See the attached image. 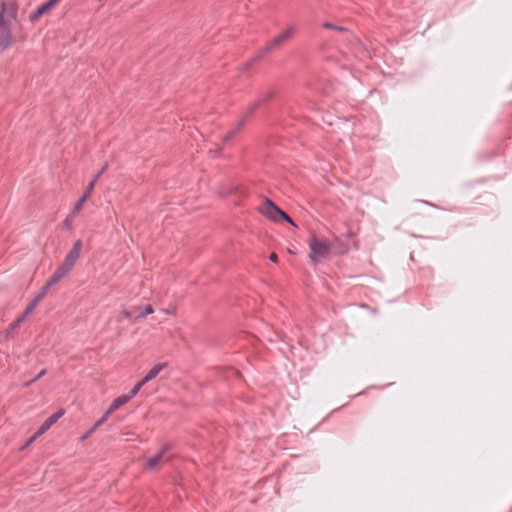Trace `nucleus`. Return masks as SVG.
<instances>
[{"label": "nucleus", "mask_w": 512, "mask_h": 512, "mask_svg": "<svg viewBox=\"0 0 512 512\" xmlns=\"http://www.w3.org/2000/svg\"><path fill=\"white\" fill-rule=\"evenodd\" d=\"M309 246V259L313 264L319 263L321 260L327 258L332 250V243L327 239L317 236L314 233L310 234L308 239Z\"/></svg>", "instance_id": "1"}, {"label": "nucleus", "mask_w": 512, "mask_h": 512, "mask_svg": "<svg viewBox=\"0 0 512 512\" xmlns=\"http://www.w3.org/2000/svg\"><path fill=\"white\" fill-rule=\"evenodd\" d=\"M17 7L14 3L1 2L0 5V28L11 30L17 24Z\"/></svg>", "instance_id": "2"}, {"label": "nucleus", "mask_w": 512, "mask_h": 512, "mask_svg": "<svg viewBox=\"0 0 512 512\" xmlns=\"http://www.w3.org/2000/svg\"><path fill=\"white\" fill-rule=\"evenodd\" d=\"M260 212L267 218L277 222L280 220H286L290 224L294 225L292 219L281 209H279L270 200H266L260 207Z\"/></svg>", "instance_id": "3"}, {"label": "nucleus", "mask_w": 512, "mask_h": 512, "mask_svg": "<svg viewBox=\"0 0 512 512\" xmlns=\"http://www.w3.org/2000/svg\"><path fill=\"white\" fill-rule=\"evenodd\" d=\"M170 449L171 447L169 444L163 445L155 456L147 459L146 468L149 470H157L168 463L171 459V456L169 455Z\"/></svg>", "instance_id": "4"}, {"label": "nucleus", "mask_w": 512, "mask_h": 512, "mask_svg": "<svg viewBox=\"0 0 512 512\" xmlns=\"http://www.w3.org/2000/svg\"><path fill=\"white\" fill-rule=\"evenodd\" d=\"M45 297L44 293L39 292L35 298L28 304L25 311L22 315H20L13 323H11L10 328L15 330L20 327V325L26 320V318L34 311L40 301Z\"/></svg>", "instance_id": "5"}, {"label": "nucleus", "mask_w": 512, "mask_h": 512, "mask_svg": "<svg viewBox=\"0 0 512 512\" xmlns=\"http://www.w3.org/2000/svg\"><path fill=\"white\" fill-rule=\"evenodd\" d=\"M108 167V164L106 163L101 170L95 175L93 180L89 183V185L86 188V191L84 195L79 199V201L75 204L73 208V213H79L83 207V204L88 200V198L91 196L95 183L100 178V176L106 171Z\"/></svg>", "instance_id": "6"}, {"label": "nucleus", "mask_w": 512, "mask_h": 512, "mask_svg": "<svg viewBox=\"0 0 512 512\" xmlns=\"http://www.w3.org/2000/svg\"><path fill=\"white\" fill-rule=\"evenodd\" d=\"M295 33V28L290 26L287 27L284 31H282L279 35H277L275 38H273L266 46V50L271 51L279 46H281L283 43L289 41Z\"/></svg>", "instance_id": "7"}, {"label": "nucleus", "mask_w": 512, "mask_h": 512, "mask_svg": "<svg viewBox=\"0 0 512 512\" xmlns=\"http://www.w3.org/2000/svg\"><path fill=\"white\" fill-rule=\"evenodd\" d=\"M64 415V410L60 409L58 412L52 414L50 417H48L44 423L40 426V428L36 431V436H41L46 431H48L52 425H54L59 418H61Z\"/></svg>", "instance_id": "8"}, {"label": "nucleus", "mask_w": 512, "mask_h": 512, "mask_svg": "<svg viewBox=\"0 0 512 512\" xmlns=\"http://www.w3.org/2000/svg\"><path fill=\"white\" fill-rule=\"evenodd\" d=\"M81 249H82V241L81 240L75 241L73 244V247L66 255L64 261L74 267L75 263L77 262V260L80 256Z\"/></svg>", "instance_id": "9"}, {"label": "nucleus", "mask_w": 512, "mask_h": 512, "mask_svg": "<svg viewBox=\"0 0 512 512\" xmlns=\"http://www.w3.org/2000/svg\"><path fill=\"white\" fill-rule=\"evenodd\" d=\"M60 0H48L47 2L40 5L33 15L30 16L31 20H36L45 13H47L50 9H52Z\"/></svg>", "instance_id": "10"}, {"label": "nucleus", "mask_w": 512, "mask_h": 512, "mask_svg": "<svg viewBox=\"0 0 512 512\" xmlns=\"http://www.w3.org/2000/svg\"><path fill=\"white\" fill-rule=\"evenodd\" d=\"M13 41L12 31L0 28V51L7 49Z\"/></svg>", "instance_id": "11"}, {"label": "nucleus", "mask_w": 512, "mask_h": 512, "mask_svg": "<svg viewBox=\"0 0 512 512\" xmlns=\"http://www.w3.org/2000/svg\"><path fill=\"white\" fill-rule=\"evenodd\" d=\"M167 367V363H157L154 365L146 374V376L143 378L146 383L151 381L152 379L156 378L159 373Z\"/></svg>", "instance_id": "12"}, {"label": "nucleus", "mask_w": 512, "mask_h": 512, "mask_svg": "<svg viewBox=\"0 0 512 512\" xmlns=\"http://www.w3.org/2000/svg\"><path fill=\"white\" fill-rule=\"evenodd\" d=\"M130 400V397H127L126 395H121L118 398H116L107 409V414H112L116 410H118L121 406L125 405Z\"/></svg>", "instance_id": "13"}, {"label": "nucleus", "mask_w": 512, "mask_h": 512, "mask_svg": "<svg viewBox=\"0 0 512 512\" xmlns=\"http://www.w3.org/2000/svg\"><path fill=\"white\" fill-rule=\"evenodd\" d=\"M62 278L57 275L56 273H53V275L50 277V279L47 281V283L45 284V286L41 289V293H44V295L46 296L48 290L53 286L55 285L56 283H58Z\"/></svg>", "instance_id": "14"}, {"label": "nucleus", "mask_w": 512, "mask_h": 512, "mask_svg": "<svg viewBox=\"0 0 512 512\" xmlns=\"http://www.w3.org/2000/svg\"><path fill=\"white\" fill-rule=\"evenodd\" d=\"M62 278L57 275L56 273H53V275L50 277V279L47 281V283L45 284V286L41 289V293H44V295L46 296L48 290L53 286L55 285L56 283H58Z\"/></svg>", "instance_id": "15"}, {"label": "nucleus", "mask_w": 512, "mask_h": 512, "mask_svg": "<svg viewBox=\"0 0 512 512\" xmlns=\"http://www.w3.org/2000/svg\"><path fill=\"white\" fill-rule=\"evenodd\" d=\"M72 269L73 266L63 261V263L57 268V270L54 273L59 275L61 278H64L71 272Z\"/></svg>", "instance_id": "16"}, {"label": "nucleus", "mask_w": 512, "mask_h": 512, "mask_svg": "<svg viewBox=\"0 0 512 512\" xmlns=\"http://www.w3.org/2000/svg\"><path fill=\"white\" fill-rule=\"evenodd\" d=\"M334 245L336 247L335 253L338 255H343V254L347 253L349 250L348 246L345 243H343L342 241H340L338 238H336L334 240Z\"/></svg>", "instance_id": "17"}, {"label": "nucleus", "mask_w": 512, "mask_h": 512, "mask_svg": "<svg viewBox=\"0 0 512 512\" xmlns=\"http://www.w3.org/2000/svg\"><path fill=\"white\" fill-rule=\"evenodd\" d=\"M137 309V306H134L130 309H127V310H123L121 315L123 318H126V319H130L132 320L133 322L137 321L138 319V316H134V310Z\"/></svg>", "instance_id": "18"}, {"label": "nucleus", "mask_w": 512, "mask_h": 512, "mask_svg": "<svg viewBox=\"0 0 512 512\" xmlns=\"http://www.w3.org/2000/svg\"><path fill=\"white\" fill-rule=\"evenodd\" d=\"M146 384L145 380L144 379H141L133 388L132 390L129 392L128 395H126L127 397H130V399H132L134 396L137 395V393L140 391V389Z\"/></svg>", "instance_id": "19"}, {"label": "nucleus", "mask_w": 512, "mask_h": 512, "mask_svg": "<svg viewBox=\"0 0 512 512\" xmlns=\"http://www.w3.org/2000/svg\"><path fill=\"white\" fill-rule=\"evenodd\" d=\"M111 414H107V411L104 413V415L93 425V427L90 429V432H94L98 427H100L110 416Z\"/></svg>", "instance_id": "20"}, {"label": "nucleus", "mask_w": 512, "mask_h": 512, "mask_svg": "<svg viewBox=\"0 0 512 512\" xmlns=\"http://www.w3.org/2000/svg\"><path fill=\"white\" fill-rule=\"evenodd\" d=\"M154 312V309L151 305H146L144 309L138 314V318L145 317L149 314H152Z\"/></svg>", "instance_id": "21"}, {"label": "nucleus", "mask_w": 512, "mask_h": 512, "mask_svg": "<svg viewBox=\"0 0 512 512\" xmlns=\"http://www.w3.org/2000/svg\"><path fill=\"white\" fill-rule=\"evenodd\" d=\"M77 213H73V211L71 212V214H69L67 216V218L65 219L64 221V225L65 227L67 228H71V225H72V221H73V217L76 215Z\"/></svg>", "instance_id": "22"}, {"label": "nucleus", "mask_w": 512, "mask_h": 512, "mask_svg": "<svg viewBox=\"0 0 512 512\" xmlns=\"http://www.w3.org/2000/svg\"><path fill=\"white\" fill-rule=\"evenodd\" d=\"M39 436H36V433L26 442L23 449L32 444Z\"/></svg>", "instance_id": "23"}, {"label": "nucleus", "mask_w": 512, "mask_h": 512, "mask_svg": "<svg viewBox=\"0 0 512 512\" xmlns=\"http://www.w3.org/2000/svg\"><path fill=\"white\" fill-rule=\"evenodd\" d=\"M269 259L273 262H277L278 261V256L276 253H271L270 256H269Z\"/></svg>", "instance_id": "24"}, {"label": "nucleus", "mask_w": 512, "mask_h": 512, "mask_svg": "<svg viewBox=\"0 0 512 512\" xmlns=\"http://www.w3.org/2000/svg\"><path fill=\"white\" fill-rule=\"evenodd\" d=\"M45 373H46V371H45V370H42V371H41V372L36 376V378L32 380V382H33V381H36V380H37V379H39V378H41Z\"/></svg>", "instance_id": "25"}, {"label": "nucleus", "mask_w": 512, "mask_h": 512, "mask_svg": "<svg viewBox=\"0 0 512 512\" xmlns=\"http://www.w3.org/2000/svg\"><path fill=\"white\" fill-rule=\"evenodd\" d=\"M323 27L324 28H327V29H334L335 27L333 25H331L330 23L326 22L323 24Z\"/></svg>", "instance_id": "26"}, {"label": "nucleus", "mask_w": 512, "mask_h": 512, "mask_svg": "<svg viewBox=\"0 0 512 512\" xmlns=\"http://www.w3.org/2000/svg\"><path fill=\"white\" fill-rule=\"evenodd\" d=\"M93 432H90V430L82 437V439L88 438Z\"/></svg>", "instance_id": "27"}, {"label": "nucleus", "mask_w": 512, "mask_h": 512, "mask_svg": "<svg viewBox=\"0 0 512 512\" xmlns=\"http://www.w3.org/2000/svg\"><path fill=\"white\" fill-rule=\"evenodd\" d=\"M140 310H141L140 307H137V309L134 310V316H137L136 313H138V312L140 313L141 312Z\"/></svg>", "instance_id": "28"}, {"label": "nucleus", "mask_w": 512, "mask_h": 512, "mask_svg": "<svg viewBox=\"0 0 512 512\" xmlns=\"http://www.w3.org/2000/svg\"><path fill=\"white\" fill-rule=\"evenodd\" d=\"M348 236L352 237V236H354V233L353 232H348Z\"/></svg>", "instance_id": "29"}]
</instances>
